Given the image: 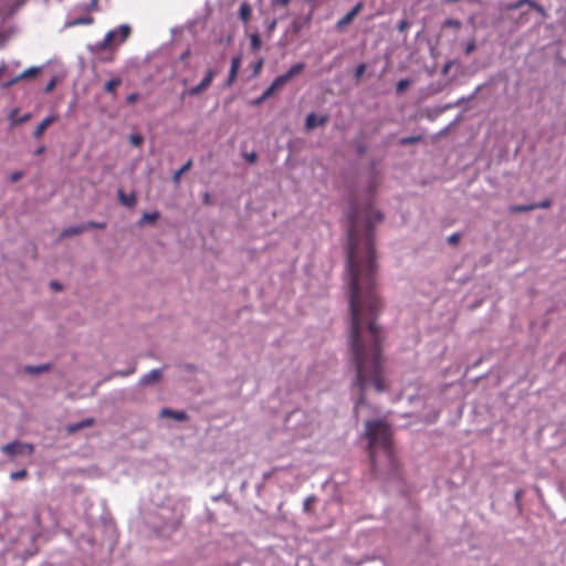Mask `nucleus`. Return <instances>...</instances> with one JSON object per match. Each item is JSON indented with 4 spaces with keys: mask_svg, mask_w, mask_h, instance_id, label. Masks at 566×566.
<instances>
[{
    "mask_svg": "<svg viewBox=\"0 0 566 566\" xmlns=\"http://www.w3.org/2000/svg\"><path fill=\"white\" fill-rule=\"evenodd\" d=\"M350 310V354L356 377L353 387L358 390L356 408L365 403V390L374 387L378 392L386 389L384 379V333L376 323L381 301L376 289L375 224L384 219L379 210L367 203L359 209L353 202L347 214Z\"/></svg>",
    "mask_w": 566,
    "mask_h": 566,
    "instance_id": "1",
    "label": "nucleus"
},
{
    "mask_svg": "<svg viewBox=\"0 0 566 566\" xmlns=\"http://www.w3.org/2000/svg\"><path fill=\"white\" fill-rule=\"evenodd\" d=\"M366 434L369 440V458L373 470L377 467V451L380 450L389 463L394 461L391 431L387 423L380 420L366 422Z\"/></svg>",
    "mask_w": 566,
    "mask_h": 566,
    "instance_id": "2",
    "label": "nucleus"
},
{
    "mask_svg": "<svg viewBox=\"0 0 566 566\" xmlns=\"http://www.w3.org/2000/svg\"><path fill=\"white\" fill-rule=\"evenodd\" d=\"M304 63H296L292 65L286 73L279 75L272 82V84L264 91V93L262 94L258 102H262L269 98L275 91L282 88L289 81H291L294 76L298 75L304 70Z\"/></svg>",
    "mask_w": 566,
    "mask_h": 566,
    "instance_id": "3",
    "label": "nucleus"
},
{
    "mask_svg": "<svg viewBox=\"0 0 566 566\" xmlns=\"http://www.w3.org/2000/svg\"><path fill=\"white\" fill-rule=\"evenodd\" d=\"M1 450L4 454L14 458L21 454L31 455L34 452V446L28 442L15 440L4 444Z\"/></svg>",
    "mask_w": 566,
    "mask_h": 566,
    "instance_id": "4",
    "label": "nucleus"
},
{
    "mask_svg": "<svg viewBox=\"0 0 566 566\" xmlns=\"http://www.w3.org/2000/svg\"><path fill=\"white\" fill-rule=\"evenodd\" d=\"M216 75H217V71L208 70V72L205 75V77L202 78V81L198 85H196V86L191 87L190 90H188L185 94L195 96V95H198L201 92L206 91L210 86V84L212 83V81H213Z\"/></svg>",
    "mask_w": 566,
    "mask_h": 566,
    "instance_id": "5",
    "label": "nucleus"
},
{
    "mask_svg": "<svg viewBox=\"0 0 566 566\" xmlns=\"http://www.w3.org/2000/svg\"><path fill=\"white\" fill-rule=\"evenodd\" d=\"M57 120V116L56 115H51V116H48L45 117L34 129L33 132V137L34 138H40L42 137V135L44 134L45 129L52 125L54 122Z\"/></svg>",
    "mask_w": 566,
    "mask_h": 566,
    "instance_id": "6",
    "label": "nucleus"
},
{
    "mask_svg": "<svg viewBox=\"0 0 566 566\" xmlns=\"http://www.w3.org/2000/svg\"><path fill=\"white\" fill-rule=\"evenodd\" d=\"M239 19L243 24L248 25L252 17V6L245 1L240 4L238 11Z\"/></svg>",
    "mask_w": 566,
    "mask_h": 566,
    "instance_id": "7",
    "label": "nucleus"
},
{
    "mask_svg": "<svg viewBox=\"0 0 566 566\" xmlns=\"http://www.w3.org/2000/svg\"><path fill=\"white\" fill-rule=\"evenodd\" d=\"M327 122L326 116L317 117L314 113H311L306 117L305 127L306 129L311 130L314 129L317 126H322Z\"/></svg>",
    "mask_w": 566,
    "mask_h": 566,
    "instance_id": "8",
    "label": "nucleus"
},
{
    "mask_svg": "<svg viewBox=\"0 0 566 566\" xmlns=\"http://www.w3.org/2000/svg\"><path fill=\"white\" fill-rule=\"evenodd\" d=\"M361 10V3H357L349 12H347L338 22L337 27L342 28L343 25H347L353 21V19L359 13Z\"/></svg>",
    "mask_w": 566,
    "mask_h": 566,
    "instance_id": "9",
    "label": "nucleus"
},
{
    "mask_svg": "<svg viewBox=\"0 0 566 566\" xmlns=\"http://www.w3.org/2000/svg\"><path fill=\"white\" fill-rule=\"evenodd\" d=\"M84 231H86V227L83 226V224H77V226L69 227V228H65V229L62 230V232L60 233V238L63 239V238H70V237L78 235V234H81Z\"/></svg>",
    "mask_w": 566,
    "mask_h": 566,
    "instance_id": "10",
    "label": "nucleus"
},
{
    "mask_svg": "<svg viewBox=\"0 0 566 566\" xmlns=\"http://www.w3.org/2000/svg\"><path fill=\"white\" fill-rule=\"evenodd\" d=\"M160 417H163V418H172V419H176L178 421H185V420L188 419V416L186 415V412H184V411H175V410H171V409H168V408H164L160 411Z\"/></svg>",
    "mask_w": 566,
    "mask_h": 566,
    "instance_id": "11",
    "label": "nucleus"
},
{
    "mask_svg": "<svg viewBox=\"0 0 566 566\" xmlns=\"http://www.w3.org/2000/svg\"><path fill=\"white\" fill-rule=\"evenodd\" d=\"M118 199L126 207H134L136 205L135 193L126 195L123 189L118 190Z\"/></svg>",
    "mask_w": 566,
    "mask_h": 566,
    "instance_id": "12",
    "label": "nucleus"
},
{
    "mask_svg": "<svg viewBox=\"0 0 566 566\" xmlns=\"http://www.w3.org/2000/svg\"><path fill=\"white\" fill-rule=\"evenodd\" d=\"M94 424V419L93 418H87L83 421H80L77 423H74V424H71L67 430L69 432L73 433V432H76L81 429H84V428H88V427H92Z\"/></svg>",
    "mask_w": 566,
    "mask_h": 566,
    "instance_id": "13",
    "label": "nucleus"
},
{
    "mask_svg": "<svg viewBox=\"0 0 566 566\" xmlns=\"http://www.w3.org/2000/svg\"><path fill=\"white\" fill-rule=\"evenodd\" d=\"M380 185V178L376 172H373L370 176L369 185L367 186L366 192L368 196H373Z\"/></svg>",
    "mask_w": 566,
    "mask_h": 566,
    "instance_id": "14",
    "label": "nucleus"
},
{
    "mask_svg": "<svg viewBox=\"0 0 566 566\" xmlns=\"http://www.w3.org/2000/svg\"><path fill=\"white\" fill-rule=\"evenodd\" d=\"M94 19L91 15H85L83 18L72 19L67 20L65 22V27H74L80 24H91L93 23Z\"/></svg>",
    "mask_w": 566,
    "mask_h": 566,
    "instance_id": "15",
    "label": "nucleus"
},
{
    "mask_svg": "<svg viewBox=\"0 0 566 566\" xmlns=\"http://www.w3.org/2000/svg\"><path fill=\"white\" fill-rule=\"evenodd\" d=\"M132 28L128 24H122L115 30H109L105 35H129Z\"/></svg>",
    "mask_w": 566,
    "mask_h": 566,
    "instance_id": "16",
    "label": "nucleus"
},
{
    "mask_svg": "<svg viewBox=\"0 0 566 566\" xmlns=\"http://www.w3.org/2000/svg\"><path fill=\"white\" fill-rule=\"evenodd\" d=\"M41 71H42V67H40V66L29 67L20 74V78H22V80L33 78V77L38 76L41 73Z\"/></svg>",
    "mask_w": 566,
    "mask_h": 566,
    "instance_id": "17",
    "label": "nucleus"
},
{
    "mask_svg": "<svg viewBox=\"0 0 566 566\" xmlns=\"http://www.w3.org/2000/svg\"><path fill=\"white\" fill-rule=\"evenodd\" d=\"M160 377H161V371L159 369H153L151 371H149L147 375H145L143 377V382L151 384V382L159 380Z\"/></svg>",
    "mask_w": 566,
    "mask_h": 566,
    "instance_id": "18",
    "label": "nucleus"
},
{
    "mask_svg": "<svg viewBox=\"0 0 566 566\" xmlns=\"http://www.w3.org/2000/svg\"><path fill=\"white\" fill-rule=\"evenodd\" d=\"M18 114V109H13L10 114V119L12 120V124L13 125H19V124H23L28 120L31 119V114L30 113H27L24 115H22L21 117H15V115Z\"/></svg>",
    "mask_w": 566,
    "mask_h": 566,
    "instance_id": "19",
    "label": "nucleus"
},
{
    "mask_svg": "<svg viewBox=\"0 0 566 566\" xmlns=\"http://www.w3.org/2000/svg\"><path fill=\"white\" fill-rule=\"evenodd\" d=\"M122 84V80L119 77H115L108 82H106L104 90L109 94H115L116 88Z\"/></svg>",
    "mask_w": 566,
    "mask_h": 566,
    "instance_id": "20",
    "label": "nucleus"
},
{
    "mask_svg": "<svg viewBox=\"0 0 566 566\" xmlns=\"http://www.w3.org/2000/svg\"><path fill=\"white\" fill-rule=\"evenodd\" d=\"M158 218H159V213L157 211L145 212L139 220V224L154 223L158 220Z\"/></svg>",
    "mask_w": 566,
    "mask_h": 566,
    "instance_id": "21",
    "label": "nucleus"
},
{
    "mask_svg": "<svg viewBox=\"0 0 566 566\" xmlns=\"http://www.w3.org/2000/svg\"><path fill=\"white\" fill-rule=\"evenodd\" d=\"M192 166V160L189 159L181 168H179L177 171H175L172 176V180L175 182H179L180 177L187 172Z\"/></svg>",
    "mask_w": 566,
    "mask_h": 566,
    "instance_id": "22",
    "label": "nucleus"
},
{
    "mask_svg": "<svg viewBox=\"0 0 566 566\" xmlns=\"http://www.w3.org/2000/svg\"><path fill=\"white\" fill-rule=\"evenodd\" d=\"M510 8H512V9L527 8V9L539 10V8L536 4H534L533 2H531L530 0H520L515 4L510 6Z\"/></svg>",
    "mask_w": 566,
    "mask_h": 566,
    "instance_id": "23",
    "label": "nucleus"
},
{
    "mask_svg": "<svg viewBox=\"0 0 566 566\" xmlns=\"http://www.w3.org/2000/svg\"><path fill=\"white\" fill-rule=\"evenodd\" d=\"M49 369V365L27 366L25 370L31 374H41Z\"/></svg>",
    "mask_w": 566,
    "mask_h": 566,
    "instance_id": "24",
    "label": "nucleus"
},
{
    "mask_svg": "<svg viewBox=\"0 0 566 566\" xmlns=\"http://www.w3.org/2000/svg\"><path fill=\"white\" fill-rule=\"evenodd\" d=\"M28 476V471L25 469L14 471L10 474V479L13 481L23 480Z\"/></svg>",
    "mask_w": 566,
    "mask_h": 566,
    "instance_id": "25",
    "label": "nucleus"
},
{
    "mask_svg": "<svg viewBox=\"0 0 566 566\" xmlns=\"http://www.w3.org/2000/svg\"><path fill=\"white\" fill-rule=\"evenodd\" d=\"M410 84V81L408 78H402L397 83L396 91L397 93L401 94L403 93Z\"/></svg>",
    "mask_w": 566,
    "mask_h": 566,
    "instance_id": "26",
    "label": "nucleus"
},
{
    "mask_svg": "<svg viewBox=\"0 0 566 566\" xmlns=\"http://www.w3.org/2000/svg\"><path fill=\"white\" fill-rule=\"evenodd\" d=\"M238 72H239L238 69L230 67L229 76L226 82L227 86H231L234 83V81L237 80Z\"/></svg>",
    "mask_w": 566,
    "mask_h": 566,
    "instance_id": "27",
    "label": "nucleus"
},
{
    "mask_svg": "<svg viewBox=\"0 0 566 566\" xmlns=\"http://www.w3.org/2000/svg\"><path fill=\"white\" fill-rule=\"evenodd\" d=\"M238 72H239L238 69L230 67L229 76L226 82L227 86H231L234 83V81L237 80Z\"/></svg>",
    "mask_w": 566,
    "mask_h": 566,
    "instance_id": "28",
    "label": "nucleus"
},
{
    "mask_svg": "<svg viewBox=\"0 0 566 566\" xmlns=\"http://www.w3.org/2000/svg\"><path fill=\"white\" fill-rule=\"evenodd\" d=\"M238 72H239L238 69L230 67L229 76L226 82L227 86H231L234 83V81L237 80Z\"/></svg>",
    "mask_w": 566,
    "mask_h": 566,
    "instance_id": "29",
    "label": "nucleus"
},
{
    "mask_svg": "<svg viewBox=\"0 0 566 566\" xmlns=\"http://www.w3.org/2000/svg\"><path fill=\"white\" fill-rule=\"evenodd\" d=\"M421 140V136H410L400 139L401 145H410Z\"/></svg>",
    "mask_w": 566,
    "mask_h": 566,
    "instance_id": "30",
    "label": "nucleus"
},
{
    "mask_svg": "<svg viewBox=\"0 0 566 566\" xmlns=\"http://www.w3.org/2000/svg\"><path fill=\"white\" fill-rule=\"evenodd\" d=\"M510 210L512 212H525V211L534 210V207H532V205H527V206H512L510 208Z\"/></svg>",
    "mask_w": 566,
    "mask_h": 566,
    "instance_id": "31",
    "label": "nucleus"
},
{
    "mask_svg": "<svg viewBox=\"0 0 566 566\" xmlns=\"http://www.w3.org/2000/svg\"><path fill=\"white\" fill-rule=\"evenodd\" d=\"M23 176H24L23 171H13L12 174L9 175L8 179L10 182L14 184V182L19 181L20 179H22Z\"/></svg>",
    "mask_w": 566,
    "mask_h": 566,
    "instance_id": "32",
    "label": "nucleus"
},
{
    "mask_svg": "<svg viewBox=\"0 0 566 566\" xmlns=\"http://www.w3.org/2000/svg\"><path fill=\"white\" fill-rule=\"evenodd\" d=\"M56 84H57V78L54 76L51 78V81L44 87V93H46V94L51 93L55 88Z\"/></svg>",
    "mask_w": 566,
    "mask_h": 566,
    "instance_id": "33",
    "label": "nucleus"
},
{
    "mask_svg": "<svg viewBox=\"0 0 566 566\" xmlns=\"http://www.w3.org/2000/svg\"><path fill=\"white\" fill-rule=\"evenodd\" d=\"M365 71H366V65L365 64H359L356 67V71H355V78H356V81H359L361 78V76L364 75Z\"/></svg>",
    "mask_w": 566,
    "mask_h": 566,
    "instance_id": "34",
    "label": "nucleus"
},
{
    "mask_svg": "<svg viewBox=\"0 0 566 566\" xmlns=\"http://www.w3.org/2000/svg\"><path fill=\"white\" fill-rule=\"evenodd\" d=\"M82 224L86 227V230L94 229V228H97V229H104L105 228V223H98V222H95V221H90L87 223H82Z\"/></svg>",
    "mask_w": 566,
    "mask_h": 566,
    "instance_id": "35",
    "label": "nucleus"
},
{
    "mask_svg": "<svg viewBox=\"0 0 566 566\" xmlns=\"http://www.w3.org/2000/svg\"><path fill=\"white\" fill-rule=\"evenodd\" d=\"M129 140L136 147H139L143 144V142H144V139H143V137L140 135H132L129 137Z\"/></svg>",
    "mask_w": 566,
    "mask_h": 566,
    "instance_id": "36",
    "label": "nucleus"
},
{
    "mask_svg": "<svg viewBox=\"0 0 566 566\" xmlns=\"http://www.w3.org/2000/svg\"><path fill=\"white\" fill-rule=\"evenodd\" d=\"M315 501V497L314 496H308L306 497V500L304 501V504H303V510L305 512H310L312 510V503Z\"/></svg>",
    "mask_w": 566,
    "mask_h": 566,
    "instance_id": "37",
    "label": "nucleus"
},
{
    "mask_svg": "<svg viewBox=\"0 0 566 566\" xmlns=\"http://www.w3.org/2000/svg\"><path fill=\"white\" fill-rule=\"evenodd\" d=\"M263 63H264L263 59H259V60L253 64V75H254V76H256V75L260 73V71H261V69H262V66H263Z\"/></svg>",
    "mask_w": 566,
    "mask_h": 566,
    "instance_id": "38",
    "label": "nucleus"
},
{
    "mask_svg": "<svg viewBox=\"0 0 566 566\" xmlns=\"http://www.w3.org/2000/svg\"><path fill=\"white\" fill-rule=\"evenodd\" d=\"M136 371V364L134 363L133 366L127 371H116L114 375L126 377Z\"/></svg>",
    "mask_w": 566,
    "mask_h": 566,
    "instance_id": "39",
    "label": "nucleus"
},
{
    "mask_svg": "<svg viewBox=\"0 0 566 566\" xmlns=\"http://www.w3.org/2000/svg\"><path fill=\"white\" fill-rule=\"evenodd\" d=\"M532 207H534V209L548 208V207H551V200L546 199L539 203L532 205Z\"/></svg>",
    "mask_w": 566,
    "mask_h": 566,
    "instance_id": "40",
    "label": "nucleus"
},
{
    "mask_svg": "<svg viewBox=\"0 0 566 566\" xmlns=\"http://www.w3.org/2000/svg\"><path fill=\"white\" fill-rule=\"evenodd\" d=\"M139 98V95L138 93H132L129 94L127 97H126V103L127 104H134L135 102H137Z\"/></svg>",
    "mask_w": 566,
    "mask_h": 566,
    "instance_id": "41",
    "label": "nucleus"
},
{
    "mask_svg": "<svg viewBox=\"0 0 566 566\" xmlns=\"http://www.w3.org/2000/svg\"><path fill=\"white\" fill-rule=\"evenodd\" d=\"M22 78H20V74L15 77H13L12 80H10L9 82L4 83L3 84V87L8 88V87H11L13 86L14 84H17L18 82H20Z\"/></svg>",
    "mask_w": 566,
    "mask_h": 566,
    "instance_id": "42",
    "label": "nucleus"
},
{
    "mask_svg": "<svg viewBox=\"0 0 566 566\" xmlns=\"http://www.w3.org/2000/svg\"><path fill=\"white\" fill-rule=\"evenodd\" d=\"M241 66V56L238 55V56H234L231 61V67H234V69H240Z\"/></svg>",
    "mask_w": 566,
    "mask_h": 566,
    "instance_id": "43",
    "label": "nucleus"
},
{
    "mask_svg": "<svg viewBox=\"0 0 566 566\" xmlns=\"http://www.w3.org/2000/svg\"><path fill=\"white\" fill-rule=\"evenodd\" d=\"M244 158L247 159V161H249L250 164H254L258 159V156L255 153H249V154H245L244 155Z\"/></svg>",
    "mask_w": 566,
    "mask_h": 566,
    "instance_id": "44",
    "label": "nucleus"
},
{
    "mask_svg": "<svg viewBox=\"0 0 566 566\" xmlns=\"http://www.w3.org/2000/svg\"><path fill=\"white\" fill-rule=\"evenodd\" d=\"M251 46L253 50H258L261 46V38H251Z\"/></svg>",
    "mask_w": 566,
    "mask_h": 566,
    "instance_id": "45",
    "label": "nucleus"
},
{
    "mask_svg": "<svg viewBox=\"0 0 566 566\" xmlns=\"http://www.w3.org/2000/svg\"><path fill=\"white\" fill-rule=\"evenodd\" d=\"M459 241H460V234H459V233H453V234H451V235L448 238V242H449L450 244H457Z\"/></svg>",
    "mask_w": 566,
    "mask_h": 566,
    "instance_id": "46",
    "label": "nucleus"
},
{
    "mask_svg": "<svg viewBox=\"0 0 566 566\" xmlns=\"http://www.w3.org/2000/svg\"><path fill=\"white\" fill-rule=\"evenodd\" d=\"M291 0H272L273 7H285Z\"/></svg>",
    "mask_w": 566,
    "mask_h": 566,
    "instance_id": "47",
    "label": "nucleus"
},
{
    "mask_svg": "<svg viewBox=\"0 0 566 566\" xmlns=\"http://www.w3.org/2000/svg\"><path fill=\"white\" fill-rule=\"evenodd\" d=\"M116 38H105L102 42V46L105 48L107 45H109L111 43H113V41L115 40Z\"/></svg>",
    "mask_w": 566,
    "mask_h": 566,
    "instance_id": "48",
    "label": "nucleus"
},
{
    "mask_svg": "<svg viewBox=\"0 0 566 566\" xmlns=\"http://www.w3.org/2000/svg\"><path fill=\"white\" fill-rule=\"evenodd\" d=\"M474 48H475L474 42H470V43H468V45H467V48H465V53H467V54H470V53L474 50Z\"/></svg>",
    "mask_w": 566,
    "mask_h": 566,
    "instance_id": "49",
    "label": "nucleus"
},
{
    "mask_svg": "<svg viewBox=\"0 0 566 566\" xmlns=\"http://www.w3.org/2000/svg\"><path fill=\"white\" fill-rule=\"evenodd\" d=\"M50 285L55 291H60L62 289L61 284L56 281H52Z\"/></svg>",
    "mask_w": 566,
    "mask_h": 566,
    "instance_id": "50",
    "label": "nucleus"
},
{
    "mask_svg": "<svg viewBox=\"0 0 566 566\" xmlns=\"http://www.w3.org/2000/svg\"><path fill=\"white\" fill-rule=\"evenodd\" d=\"M189 55H190V51H189V50H187L186 52H184V53L181 54L180 60H181V61H185L186 59H188V56H189Z\"/></svg>",
    "mask_w": 566,
    "mask_h": 566,
    "instance_id": "51",
    "label": "nucleus"
},
{
    "mask_svg": "<svg viewBox=\"0 0 566 566\" xmlns=\"http://www.w3.org/2000/svg\"><path fill=\"white\" fill-rule=\"evenodd\" d=\"M203 201L205 203L209 205L210 203V195L207 192L205 193V197H203Z\"/></svg>",
    "mask_w": 566,
    "mask_h": 566,
    "instance_id": "52",
    "label": "nucleus"
},
{
    "mask_svg": "<svg viewBox=\"0 0 566 566\" xmlns=\"http://www.w3.org/2000/svg\"><path fill=\"white\" fill-rule=\"evenodd\" d=\"M7 70V65L6 64H2L0 66V76L3 74V72Z\"/></svg>",
    "mask_w": 566,
    "mask_h": 566,
    "instance_id": "53",
    "label": "nucleus"
},
{
    "mask_svg": "<svg viewBox=\"0 0 566 566\" xmlns=\"http://www.w3.org/2000/svg\"><path fill=\"white\" fill-rule=\"evenodd\" d=\"M44 151V147H40L35 150L36 155H41Z\"/></svg>",
    "mask_w": 566,
    "mask_h": 566,
    "instance_id": "54",
    "label": "nucleus"
},
{
    "mask_svg": "<svg viewBox=\"0 0 566 566\" xmlns=\"http://www.w3.org/2000/svg\"><path fill=\"white\" fill-rule=\"evenodd\" d=\"M271 474H272V473H266V474H264V478H265V479H268V478H270V476H271Z\"/></svg>",
    "mask_w": 566,
    "mask_h": 566,
    "instance_id": "55",
    "label": "nucleus"
},
{
    "mask_svg": "<svg viewBox=\"0 0 566 566\" xmlns=\"http://www.w3.org/2000/svg\"><path fill=\"white\" fill-rule=\"evenodd\" d=\"M96 1H97V0H93V4H94V6L96 4Z\"/></svg>",
    "mask_w": 566,
    "mask_h": 566,
    "instance_id": "56",
    "label": "nucleus"
}]
</instances>
